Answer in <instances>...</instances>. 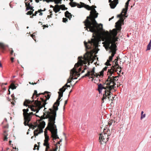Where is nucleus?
I'll return each instance as SVG.
<instances>
[{
    "label": "nucleus",
    "mask_w": 151,
    "mask_h": 151,
    "mask_svg": "<svg viewBox=\"0 0 151 151\" xmlns=\"http://www.w3.org/2000/svg\"><path fill=\"white\" fill-rule=\"evenodd\" d=\"M94 12L96 13V15H93L91 17V14L89 16H88L86 19L83 22L86 27L85 28H86L88 31H90L93 33L95 35H98L100 32L101 30L103 29V25L101 24H99L95 20V18L98 17L99 14L94 9L93 10Z\"/></svg>",
    "instance_id": "nucleus-1"
},
{
    "label": "nucleus",
    "mask_w": 151,
    "mask_h": 151,
    "mask_svg": "<svg viewBox=\"0 0 151 151\" xmlns=\"http://www.w3.org/2000/svg\"><path fill=\"white\" fill-rule=\"evenodd\" d=\"M53 109L50 108L49 110L50 111H48L44 115H45L46 118L48 119L49 125L50 130L51 132V137L53 140L59 139L57 135V129L56 125L55 124L56 117V111L58 109V107L54 104L53 106Z\"/></svg>",
    "instance_id": "nucleus-2"
},
{
    "label": "nucleus",
    "mask_w": 151,
    "mask_h": 151,
    "mask_svg": "<svg viewBox=\"0 0 151 151\" xmlns=\"http://www.w3.org/2000/svg\"><path fill=\"white\" fill-rule=\"evenodd\" d=\"M111 35L106 37L105 39V41L102 43L103 44L105 43L106 46L105 47L106 49L109 51V53H111V55L113 58L116 53V46L115 42L118 41V38L117 37V32L115 29H113L111 31Z\"/></svg>",
    "instance_id": "nucleus-3"
},
{
    "label": "nucleus",
    "mask_w": 151,
    "mask_h": 151,
    "mask_svg": "<svg viewBox=\"0 0 151 151\" xmlns=\"http://www.w3.org/2000/svg\"><path fill=\"white\" fill-rule=\"evenodd\" d=\"M45 93H47V95L45 96V97L47 99H45L44 98L41 97L40 99L41 101L38 100V98L35 101H30L29 100L25 99L23 103V105L24 106H27L28 104L30 105L28 106V107L30 108L31 111L36 112V113H38L42 107H45V105L47 104L46 102L47 100H48L50 97L51 95L49 93H50L48 91H45Z\"/></svg>",
    "instance_id": "nucleus-4"
},
{
    "label": "nucleus",
    "mask_w": 151,
    "mask_h": 151,
    "mask_svg": "<svg viewBox=\"0 0 151 151\" xmlns=\"http://www.w3.org/2000/svg\"><path fill=\"white\" fill-rule=\"evenodd\" d=\"M97 85L98 87L97 90L98 91L99 94L102 93V90L103 89L105 90L103 94V97L102 99V103H103L104 102V100L106 99L107 98L110 99L111 95L112 94V93L111 92V91L112 90L110 89V87L109 86L105 87L101 83H98Z\"/></svg>",
    "instance_id": "nucleus-5"
},
{
    "label": "nucleus",
    "mask_w": 151,
    "mask_h": 151,
    "mask_svg": "<svg viewBox=\"0 0 151 151\" xmlns=\"http://www.w3.org/2000/svg\"><path fill=\"white\" fill-rule=\"evenodd\" d=\"M111 72V71H108V75H109L108 76V78L106 81V82H108L106 84V85L109 86L110 87V89L111 90L114 89V87H115V86L116 84L115 81L118 80L119 78L118 76H112V75L116 72L112 71Z\"/></svg>",
    "instance_id": "nucleus-6"
},
{
    "label": "nucleus",
    "mask_w": 151,
    "mask_h": 151,
    "mask_svg": "<svg viewBox=\"0 0 151 151\" xmlns=\"http://www.w3.org/2000/svg\"><path fill=\"white\" fill-rule=\"evenodd\" d=\"M127 13H125L124 11L122 10V12L120 14L117 15V18H120V19L119 20L115 23V27L116 28L115 29H116L117 34L118 32H119L122 29V23L123 22L124 19L123 17H127V16H126Z\"/></svg>",
    "instance_id": "nucleus-7"
},
{
    "label": "nucleus",
    "mask_w": 151,
    "mask_h": 151,
    "mask_svg": "<svg viewBox=\"0 0 151 151\" xmlns=\"http://www.w3.org/2000/svg\"><path fill=\"white\" fill-rule=\"evenodd\" d=\"M80 4H79L75 2H73L72 3L70 2L69 4L72 7H75L77 6L78 8L84 7L88 10H90L91 9L90 6L82 2H80Z\"/></svg>",
    "instance_id": "nucleus-8"
},
{
    "label": "nucleus",
    "mask_w": 151,
    "mask_h": 151,
    "mask_svg": "<svg viewBox=\"0 0 151 151\" xmlns=\"http://www.w3.org/2000/svg\"><path fill=\"white\" fill-rule=\"evenodd\" d=\"M83 58L82 56L78 57V62L77 63L75 64V67H77L79 66H81L78 69L79 72L81 71L82 68L83 64H86L87 63L86 61V59H85V60H82Z\"/></svg>",
    "instance_id": "nucleus-9"
},
{
    "label": "nucleus",
    "mask_w": 151,
    "mask_h": 151,
    "mask_svg": "<svg viewBox=\"0 0 151 151\" xmlns=\"http://www.w3.org/2000/svg\"><path fill=\"white\" fill-rule=\"evenodd\" d=\"M109 135L106 133H104L103 134H100L99 137L100 140L99 142H100L101 144H102V142H106L107 141H108L109 139Z\"/></svg>",
    "instance_id": "nucleus-10"
},
{
    "label": "nucleus",
    "mask_w": 151,
    "mask_h": 151,
    "mask_svg": "<svg viewBox=\"0 0 151 151\" xmlns=\"http://www.w3.org/2000/svg\"><path fill=\"white\" fill-rule=\"evenodd\" d=\"M45 125V122H42V125L41 127H38V128L36 129L34 131V136L36 137L38 136L39 134H40L43 132V129L44 128Z\"/></svg>",
    "instance_id": "nucleus-11"
},
{
    "label": "nucleus",
    "mask_w": 151,
    "mask_h": 151,
    "mask_svg": "<svg viewBox=\"0 0 151 151\" xmlns=\"http://www.w3.org/2000/svg\"><path fill=\"white\" fill-rule=\"evenodd\" d=\"M115 61H116L115 63V65H112L110 69H109L108 71H111V72H112L111 71H112V72H117L118 71V69H119V68L120 69H122L121 67H120L119 66L117 60L116 59H115Z\"/></svg>",
    "instance_id": "nucleus-12"
},
{
    "label": "nucleus",
    "mask_w": 151,
    "mask_h": 151,
    "mask_svg": "<svg viewBox=\"0 0 151 151\" xmlns=\"http://www.w3.org/2000/svg\"><path fill=\"white\" fill-rule=\"evenodd\" d=\"M35 114H33L32 112H30L29 113H27V115L26 117L24 119V124L25 126H28V124H27V123H29L31 120V119L32 117V115H34Z\"/></svg>",
    "instance_id": "nucleus-13"
},
{
    "label": "nucleus",
    "mask_w": 151,
    "mask_h": 151,
    "mask_svg": "<svg viewBox=\"0 0 151 151\" xmlns=\"http://www.w3.org/2000/svg\"><path fill=\"white\" fill-rule=\"evenodd\" d=\"M84 45L85 47L86 50L89 49H91L92 48L91 46L95 43V40L93 39H91V40H88V43L89 45H88L87 43L85 41L84 42Z\"/></svg>",
    "instance_id": "nucleus-14"
},
{
    "label": "nucleus",
    "mask_w": 151,
    "mask_h": 151,
    "mask_svg": "<svg viewBox=\"0 0 151 151\" xmlns=\"http://www.w3.org/2000/svg\"><path fill=\"white\" fill-rule=\"evenodd\" d=\"M65 91V89H64L63 91H59L58 92V99L57 100L56 102H55L54 103L55 105L57 106H59L60 104V101L59 100L61 99V97H62L63 96V94L64 92Z\"/></svg>",
    "instance_id": "nucleus-15"
},
{
    "label": "nucleus",
    "mask_w": 151,
    "mask_h": 151,
    "mask_svg": "<svg viewBox=\"0 0 151 151\" xmlns=\"http://www.w3.org/2000/svg\"><path fill=\"white\" fill-rule=\"evenodd\" d=\"M70 79H76L77 78H74L73 76L75 75V74H79L78 73V71L76 70V69L74 68L72 69L70 71ZM80 75V74L79 73L78 76H79Z\"/></svg>",
    "instance_id": "nucleus-16"
},
{
    "label": "nucleus",
    "mask_w": 151,
    "mask_h": 151,
    "mask_svg": "<svg viewBox=\"0 0 151 151\" xmlns=\"http://www.w3.org/2000/svg\"><path fill=\"white\" fill-rule=\"evenodd\" d=\"M118 3V0H114L112 2L109 4L110 7L111 9H114Z\"/></svg>",
    "instance_id": "nucleus-17"
},
{
    "label": "nucleus",
    "mask_w": 151,
    "mask_h": 151,
    "mask_svg": "<svg viewBox=\"0 0 151 151\" xmlns=\"http://www.w3.org/2000/svg\"><path fill=\"white\" fill-rule=\"evenodd\" d=\"M25 2L26 7V11L30 10L31 8L32 9L34 8L32 6L30 5V3L29 2L28 0H25Z\"/></svg>",
    "instance_id": "nucleus-18"
},
{
    "label": "nucleus",
    "mask_w": 151,
    "mask_h": 151,
    "mask_svg": "<svg viewBox=\"0 0 151 151\" xmlns=\"http://www.w3.org/2000/svg\"><path fill=\"white\" fill-rule=\"evenodd\" d=\"M44 122V121H42V122H41L40 125H39L38 124H36L35 125H29V124L28 123H27V124H28V126L30 128H32L33 129H34L35 128L38 127L37 128H38V127H42V122Z\"/></svg>",
    "instance_id": "nucleus-19"
},
{
    "label": "nucleus",
    "mask_w": 151,
    "mask_h": 151,
    "mask_svg": "<svg viewBox=\"0 0 151 151\" xmlns=\"http://www.w3.org/2000/svg\"><path fill=\"white\" fill-rule=\"evenodd\" d=\"M55 148H53L52 149H50V145L46 146V147L45 149V151H57L58 149V147L57 145H55Z\"/></svg>",
    "instance_id": "nucleus-20"
},
{
    "label": "nucleus",
    "mask_w": 151,
    "mask_h": 151,
    "mask_svg": "<svg viewBox=\"0 0 151 151\" xmlns=\"http://www.w3.org/2000/svg\"><path fill=\"white\" fill-rule=\"evenodd\" d=\"M70 77L69 79H68L67 80V83L65 84V85L63 86L62 88L60 89L59 91H63L64 89H65V90L66 89L65 87H67V86H68V83H70L71 82V80H70Z\"/></svg>",
    "instance_id": "nucleus-21"
},
{
    "label": "nucleus",
    "mask_w": 151,
    "mask_h": 151,
    "mask_svg": "<svg viewBox=\"0 0 151 151\" xmlns=\"http://www.w3.org/2000/svg\"><path fill=\"white\" fill-rule=\"evenodd\" d=\"M60 9L59 5H58V4H56L55 5V8H54L53 10L55 13H56L59 12Z\"/></svg>",
    "instance_id": "nucleus-22"
},
{
    "label": "nucleus",
    "mask_w": 151,
    "mask_h": 151,
    "mask_svg": "<svg viewBox=\"0 0 151 151\" xmlns=\"http://www.w3.org/2000/svg\"><path fill=\"white\" fill-rule=\"evenodd\" d=\"M113 58L111 56H109V59L107 60L106 62L105 63V65L107 66H111V65L109 63L112 60Z\"/></svg>",
    "instance_id": "nucleus-23"
},
{
    "label": "nucleus",
    "mask_w": 151,
    "mask_h": 151,
    "mask_svg": "<svg viewBox=\"0 0 151 151\" xmlns=\"http://www.w3.org/2000/svg\"><path fill=\"white\" fill-rule=\"evenodd\" d=\"M129 1H127L125 4V8H124L122 10L124 11V12L125 13H127V12L128 10V6L129 5Z\"/></svg>",
    "instance_id": "nucleus-24"
},
{
    "label": "nucleus",
    "mask_w": 151,
    "mask_h": 151,
    "mask_svg": "<svg viewBox=\"0 0 151 151\" xmlns=\"http://www.w3.org/2000/svg\"><path fill=\"white\" fill-rule=\"evenodd\" d=\"M65 16L66 17L70 19L72 17V15L70 13H69L68 11H67L65 13Z\"/></svg>",
    "instance_id": "nucleus-25"
},
{
    "label": "nucleus",
    "mask_w": 151,
    "mask_h": 151,
    "mask_svg": "<svg viewBox=\"0 0 151 151\" xmlns=\"http://www.w3.org/2000/svg\"><path fill=\"white\" fill-rule=\"evenodd\" d=\"M95 67H93L91 71V77H89V78L90 79L91 78H93V76H95Z\"/></svg>",
    "instance_id": "nucleus-26"
},
{
    "label": "nucleus",
    "mask_w": 151,
    "mask_h": 151,
    "mask_svg": "<svg viewBox=\"0 0 151 151\" xmlns=\"http://www.w3.org/2000/svg\"><path fill=\"white\" fill-rule=\"evenodd\" d=\"M90 7H91H91H93L94 8H96V6H95V5H93L91 7V6H90ZM94 9L95 10H96L95 9H93V10L92 11H91L90 12V14H91V16H93V15H94V16H95L96 15V13H95L94 12V11H93V10H94ZM91 10V9L90 10ZM95 10L96 11V10ZM89 16H90V15H89Z\"/></svg>",
    "instance_id": "nucleus-27"
},
{
    "label": "nucleus",
    "mask_w": 151,
    "mask_h": 151,
    "mask_svg": "<svg viewBox=\"0 0 151 151\" xmlns=\"http://www.w3.org/2000/svg\"><path fill=\"white\" fill-rule=\"evenodd\" d=\"M4 141H7V136H8V134L7 133V132L6 131H5L4 132Z\"/></svg>",
    "instance_id": "nucleus-28"
},
{
    "label": "nucleus",
    "mask_w": 151,
    "mask_h": 151,
    "mask_svg": "<svg viewBox=\"0 0 151 151\" xmlns=\"http://www.w3.org/2000/svg\"><path fill=\"white\" fill-rule=\"evenodd\" d=\"M16 87L17 86L15 85L13 83H12L11 84L9 89L11 88L13 90L16 89Z\"/></svg>",
    "instance_id": "nucleus-29"
},
{
    "label": "nucleus",
    "mask_w": 151,
    "mask_h": 151,
    "mask_svg": "<svg viewBox=\"0 0 151 151\" xmlns=\"http://www.w3.org/2000/svg\"><path fill=\"white\" fill-rule=\"evenodd\" d=\"M91 75V72L90 71H88L87 73L84 76H83L82 78H83L86 77H89Z\"/></svg>",
    "instance_id": "nucleus-30"
},
{
    "label": "nucleus",
    "mask_w": 151,
    "mask_h": 151,
    "mask_svg": "<svg viewBox=\"0 0 151 151\" xmlns=\"http://www.w3.org/2000/svg\"><path fill=\"white\" fill-rule=\"evenodd\" d=\"M50 144L49 143V141L44 140V143L43 145L44 146H46L47 145H49Z\"/></svg>",
    "instance_id": "nucleus-31"
},
{
    "label": "nucleus",
    "mask_w": 151,
    "mask_h": 151,
    "mask_svg": "<svg viewBox=\"0 0 151 151\" xmlns=\"http://www.w3.org/2000/svg\"><path fill=\"white\" fill-rule=\"evenodd\" d=\"M37 94V90H35L34 91V93L33 94V95H32V97H31L32 99H33V100L32 101H33V100L34 101H35L33 100L34 97V96H35V95H36ZM30 101H31L30 100Z\"/></svg>",
    "instance_id": "nucleus-32"
},
{
    "label": "nucleus",
    "mask_w": 151,
    "mask_h": 151,
    "mask_svg": "<svg viewBox=\"0 0 151 151\" xmlns=\"http://www.w3.org/2000/svg\"><path fill=\"white\" fill-rule=\"evenodd\" d=\"M62 0H55V4H61Z\"/></svg>",
    "instance_id": "nucleus-33"
},
{
    "label": "nucleus",
    "mask_w": 151,
    "mask_h": 151,
    "mask_svg": "<svg viewBox=\"0 0 151 151\" xmlns=\"http://www.w3.org/2000/svg\"><path fill=\"white\" fill-rule=\"evenodd\" d=\"M45 139L44 140L49 141V137L48 135L46 134L45 133Z\"/></svg>",
    "instance_id": "nucleus-34"
},
{
    "label": "nucleus",
    "mask_w": 151,
    "mask_h": 151,
    "mask_svg": "<svg viewBox=\"0 0 151 151\" xmlns=\"http://www.w3.org/2000/svg\"><path fill=\"white\" fill-rule=\"evenodd\" d=\"M144 112L143 111H142L141 113V119H142L144 118L145 117V114H143Z\"/></svg>",
    "instance_id": "nucleus-35"
},
{
    "label": "nucleus",
    "mask_w": 151,
    "mask_h": 151,
    "mask_svg": "<svg viewBox=\"0 0 151 151\" xmlns=\"http://www.w3.org/2000/svg\"><path fill=\"white\" fill-rule=\"evenodd\" d=\"M23 115L24 117V119L25 118V117H26V109H24L23 110Z\"/></svg>",
    "instance_id": "nucleus-36"
},
{
    "label": "nucleus",
    "mask_w": 151,
    "mask_h": 151,
    "mask_svg": "<svg viewBox=\"0 0 151 151\" xmlns=\"http://www.w3.org/2000/svg\"><path fill=\"white\" fill-rule=\"evenodd\" d=\"M151 44L149 43L147 47V50H150L151 49Z\"/></svg>",
    "instance_id": "nucleus-37"
},
{
    "label": "nucleus",
    "mask_w": 151,
    "mask_h": 151,
    "mask_svg": "<svg viewBox=\"0 0 151 151\" xmlns=\"http://www.w3.org/2000/svg\"><path fill=\"white\" fill-rule=\"evenodd\" d=\"M59 7H60V9L62 10H64V8H65V5L64 4L60 5H59Z\"/></svg>",
    "instance_id": "nucleus-38"
},
{
    "label": "nucleus",
    "mask_w": 151,
    "mask_h": 151,
    "mask_svg": "<svg viewBox=\"0 0 151 151\" xmlns=\"http://www.w3.org/2000/svg\"><path fill=\"white\" fill-rule=\"evenodd\" d=\"M43 1H46L47 3H48L50 2H54L55 3V0H43Z\"/></svg>",
    "instance_id": "nucleus-39"
},
{
    "label": "nucleus",
    "mask_w": 151,
    "mask_h": 151,
    "mask_svg": "<svg viewBox=\"0 0 151 151\" xmlns=\"http://www.w3.org/2000/svg\"><path fill=\"white\" fill-rule=\"evenodd\" d=\"M34 150H35L36 149H37V150H39V147H37V144H35L34 146V148L33 149Z\"/></svg>",
    "instance_id": "nucleus-40"
},
{
    "label": "nucleus",
    "mask_w": 151,
    "mask_h": 151,
    "mask_svg": "<svg viewBox=\"0 0 151 151\" xmlns=\"http://www.w3.org/2000/svg\"><path fill=\"white\" fill-rule=\"evenodd\" d=\"M33 14V12H32V11H28L27 13H26V14L27 15H31V14Z\"/></svg>",
    "instance_id": "nucleus-41"
},
{
    "label": "nucleus",
    "mask_w": 151,
    "mask_h": 151,
    "mask_svg": "<svg viewBox=\"0 0 151 151\" xmlns=\"http://www.w3.org/2000/svg\"><path fill=\"white\" fill-rule=\"evenodd\" d=\"M84 70H83L81 72V73H83L84 72V70L86 69H87L88 68V67L86 65H85L84 66Z\"/></svg>",
    "instance_id": "nucleus-42"
},
{
    "label": "nucleus",
    "mask_w": 151,
    "mask_h": 151,
    "mask_svg": "<svg viewBox=\"0 0 151 151\" xmlns=\"http://www.w3.org/2000/svg\"><path fill=\"white\" fill-rule=\"evenodd\" d=\"M113 94L112 93V94H111V97H110V99H109L108 98H107L110 101V100H111V101H113V100H114V97H113V96H112V98L111 97V95H113Z\"/></svg>",
    "instance_id": "nucleus-43"
},
{
    "label": "nucleus",
    "mask_w": 151,
    "mask_h": 151,
    "mask_svg": "<svg viewBox=\"0 0 151 151\" xmlns=\"http://www.w3.org/2000/svg\"><path fill=\"white\" fill-rule=\"evenodd\" d=\"M95 76H93V78H93V79H92V81H93V78H95V77H98V76H99V74L98 73H95Z\"/></svg>",
    "instance_id": "nucleus-44"
},
{
    "label": "nucleus",
    "mask_w": 151,
    "mask_h": 151,
    "mask_svg": "<svg viewBox=\"0 0 151 151\" xmlns=\"http://www.w3.org/2000/svg\"><path fill=\"white\" fill-rule=\"evenodd\" d=\"M63 21L64 22H66L68 21V19L65 18H63Z\"/></svg>",
    "instance_id": "nucleus-45"
},
{
    "label": "nucleus",
    "mask_w": 151,
    "mask_h": 151,
    "mask_svg": "<svg viewBox=\"0 0 151 151\" xmlns=\"http://www.w3.org/2000/svg\"><path fill=\"white\" fill-rule=\"evenodd\" d=\"M41 94H42L43 95H44L45 94V93H37V94L36 95V96H37V97H39L40 96Z\"/></svg>",
    "instance_id": "nucleus-46"
},
{
    "label": "nucleus",
    "mask_w": 151,
    "mask_h": 151,
    "mask_svg": "<svg viewBox=\"0 0 151 151\" xmlns=\"http://www.w3.org/2000/svg\"><path fill=\"white\" fill-rule=\"evenodd\" d=\"M46 10L45 8H44L43 10H42L41 9H39L38 11V12H41L42 11H44Z\"/></svg>",
    "instance_id": "nucleus-47"
},
{
    "label": "nucleus",
    "mask_w": 151,
    "mask_h": 151,
    "mask_svg": "<svg viewBox=\"0 0 151 151\" xmlns=\"http://www.w3.org/2000/svg\"><path fill=\"white\" fill-rule=\"evenodd\" d=\"M104 71L102 70L100 72V76H103Z\"/></svg>",
    "instance_id": "nucleus-48"
},
{
    "label": "nucleus",
    "mask_w": 151,
    "mask_h": 151,
    "mask_svg": "<svg viewBox=\"0 0 151 151\" xmlns=\"http://www.w3.org/2000/svg\"><path fill=\"white\" fill-rule=\"evenodd\" d=\"M67 103H68V100H66L65 101V103H64V109H65V106L67 104Z\"/></svg>",
    "instance_id": "nucleus-49"
},
{
    "label": "nucleus",
    "mask_w": 151,
    "mask_h": 151,
    "mask_svg": "<svg viewBox=\"0 0 151 151\" xmlns=\"http://www.w3.org/2000/svg\"><path fill=\"white\" fill-rule=\"evenodd\" d=\"M107 68H108V67H105V68H104L103 69V70L104 71H106V70H107Z\"/></svg>",
    "instance_id": "nucleus-50"
},
{
    "label": "nucleus",
    "mask_w": 151,
    "mask_h": 151,
    "mask_svg": "<svg viewBox=\"0 0 151 151\" xmlns=\"http://www.w3.org/2000/svg\"><path fill=\"white\" fill-rule=\"evenodd\" d=\"M37 12H38V11H35V14H33V16H36V14H37Z\"/></svg>",
    "instance_id": "nucleus-51"
},
{
    "label": "nucleus",
    "mask_w": 151,
    "mask_h": 151,
    "mask_svg": "<svg viewBox=\"0 0 151 151\" xmlns=\"http://www.w3.org/2000/svg\"><path fill=\"white\" fill-rule=\"evenodd\" d=\"M14 58H13L12 57L11 58V62L13 63L14 62Z\"/></svg>",
    "instance_id": "nucleus-52"
},
{
    "label": "nucleus",
    "mask_w": 151,
    "mask_h": 151,
    "mask_svg": "<svg viewBox=\"0 0 151 151\" xmlns=\"http://www.w3.org/2000/svg\"><path fill=\"white\" fill-rule=\"evenodd\" d=\"M108 124H109V126H110L112 124V122H111V121H109L108 122Z\"/></svg>",
    "instance_id": "nucleus-53"
},
{
    "label": "nucleus",
    "mask_w": 151,
    "mask_h": 151,
    "mask_svg": "<svg viewBox=\"0 0 151 151\" xmlns=\"http://www.w3.org/2000/svg\"><path fill=\"white\" fill-rule=\"evenodd\" d=\"M42 26H43L44 27H48V26L46 25H44ZM43 29H44V28H43Z\"/></svg>",
    "instance_id": "nucleus-54"
},
{
    "label": "nucleus",
    "mask_w": 151,
    "mask_h": 151,
    "mask_svg": "<svg viewBox=\"0 0 151 151\" xmlns=\"http://www.w3.org/2000/svg\"><path fill=\"white\" fill-rule=\"evenodd\" d=\"M32 38L34 40V37H35V35H33V34L32 36Z\"/></svg>",
    "instance_id": "nucleus-55"
},
{
    "label": "nucleus",
    "mask_w": 151,
    "mask_h": 151,
    "mask_svg": "<svg viewBox=\"0 0 151 151\" xmlns=\"http://www.w3.org/2000/svg\"><path fill=\"white\" fill-rule=\"evenodd\" d=\"M50 7H51V8H52L53 9L55 8V6H52V5H50Z\"/></svg>",
    "instance_id": "nucleus-56"
},
{
    "label": "nucleus",
    "mask_w": 151,
    "mask_h": 151,
    "mask_svg": "<svg viewBox=\"0 0 151 151\" xmlns=\"http://www.w3.org/2000/svg\"><path fill=\"white\" fill-rule=\"evenodd\" d=\"M40 12V14H39V15H40V16H42V15L43 14V13H42L41 12Z\"/></svg>",
    "instance_id": "nucleus-57"
},
{
    "label": "nucleus",
    "mask_w": 151,
    "mask_h": 151,
    "mask_svg": "<svg viewBox=\"0 0 151 151\" xmlns=\"http://www.w3.org/2000/svg\"><path fill=\"white\" fill-rule=\"evenodd\" d=\"M52 14H51V15H48L47 16V17L48 18H49L50 17H51V16L52 15Z\"/></svg>",
    "instance_id": "nucleus-58"
},
{
    "label": "nucleus",
    "mask_w": 151,
    "mask_h": 151,
    "mask_svg": "<svg viewBox=\"0 0 151 151\" xmlns=\"http://www.w3.org/2000/svg\"><path fill=\"white\" fill-rule=\"evenodd\" d=\"M13 50H12L11 52H10V53H11V55H12L13 54Z\"/></svg>",
    "instance_id": "nucleus-59"
},
{
    "label": "nucleus",
    "mask_w": 151,
    "mask_h": 151,
    "mask_svg": "<svg viewBox=\"0 0 151 151\" xmlns=\"http://www.w3.org/2000/svg\"><path fill=\"white\" fill-rule=\"evenodd\" d=\"M26 115H27V112L29 111V109H26Z\"/></svg>",
    "instance_id": "nucleus-60"
},
{
    "label": "nucleus",
    "mask_w": 151,
    "mask_h": 151,
    "mask_svg": "<svg viewBox=\"0 0 151 151\" xmlns=\"http://www.w3.org/2000/svg\"><path fill=\"white\" fill-rule=\"evenodd\" d=\"M35 0V1L37 3L39 2V0Z\"/></svg>",
    "instance_id": "nucleus-61"
},
{
    "label": "nucleus",
    "mask_w": 151,
    "mask_h": 151,
    "mask_svg": "<svg viewBox=\"0 0 151 151\" xmlns=\"http://www.w3.org/2000/svg\"><path fill=\"white\" fill-rule=\"evenodd\" d=\"M109 2L111 3L112 2V1H111V0H109Z\"/></svg>",
    "instance_id": "nucleus-62"
},
{
    "label": "nucleus",
    "mask_w": 151,
    "mask_h": 151,
    "mask_svg": "<svg viewBox=\"0 0 151 151\" xmlns=\"http://www.w3.org/2000/svg\"><path fill=\"white\" fill-rule=\"evenodd\" d=\"M30 10H32V12H33L34 10L33 9V8H32H32H31V9Z\"/></svg>",
    "instance_id": "nucleus-63"
},
{
    "label": "nucleus",
    "mask_w": 151,
    "mask_h": 151,
    "mask_svg": "<svg viewBox=\"0 0 151 151\" xmlns=\"http://www.w3.org/2000/svg\"><path fill=\"white\" fill-rule=\"evenodd\" d=\"M35 115L36 117H40L39 116H38V115H36V114H35V115Z\"/></svg>",
    "instance_id": "nucleus-64"
}]
</instances>
